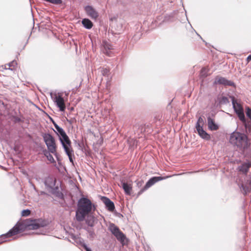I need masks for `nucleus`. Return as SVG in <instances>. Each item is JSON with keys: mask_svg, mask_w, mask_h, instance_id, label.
Here are the masks:
<instances>
[{"mask_svg": "<svg viewBox=\"0 0 251 251\" xmlns=\"http://www.w3.org/2000/svg\"><path fill=\"white\" fill-rule=\"evenodd\" d=\"M96 207L87 198L82 197L78 201L77 208L75 211V218L78 222H82L92 210L95 211Z\"/></svg>", "mask_w": 251, "mask_h": 251, "instance_id": "nucleus-1", "label": "nucleus"}, {"mask_svg": "<svg viewBox=\"0 0 251 251\" xmlns=\"http://www.w3.org/2000/svg\"><path fill=\"white\" fill-rule=\"evenodd\" d=\"M54 131L58 135L59 140L65 151L66 154L69 157V160L74 163V153L71 147V141L64 130L59 126L55 128Z\"/></svg>", "mask_w": 251, "mask_h": 251, "instance_id": "nucleus-2", "label": "nucleus"}, {"mask_svg": "<svg viewBox=\"0 0 251 251\" xmlns=\"http://www.w3.org/2000/svg\"><path fill=\"white\" fill-rule=\"evenodd\" d=\"M229 142L240 149L245 150L249 146L248 136L245 133L239 132H232L230 136Z\"/></svg>", "mask_w": 251, "mask_h": 251, "instance_id": "nucleus-3", "label": "nucleus"}, {"mask_svg": "<svg viewBox=\"0 0 251 251\" xmlns=\"http://www.w3.org/2000/svg\"><path fill=\"white\" fill-rule=\"evenodd\" d=\"M42 136L47 149L51 153L57 156V147L54 138L50 133H45Z\"/></svg>", "mask_w": 251, "mask_h": 251, "instance_id": "nucleus-4", "label": "nucleus"}, {"mask_svg": "<svg viewBox=\"0 0 251 251\" xmlns=\"http://www.w3.org/2000/svg\"><path fill=\"white\" fill-rule=\"evenodd\" d=\"M24 226L22 223L18 222L6 234L0 236V244L3 243L7 237H11L22 232L24 230Z\"/></svg>", "mask_w": 251, "mask_h": 251, "instance_id": "nucleus-5", "label": "nucleus"}, {"mask_svg": "<svg viewBox=\"0 0 251 251\" xmlns=\"http://www.w3.org/2000/svg\"><path fill=\"white\" fill-rule=\"evenodd\" d=\"M124 20L121 18L118 19L116 16L110 18V25L112 28L114 27L117 31L115 34H120L123 30Z\"/></svg>", "mask_w": 251, "mask_h": 251, "instance_id": "nucleus-6", "label": "nucleus"}, {"mask_svg": "<svg viewBox=\"0 0 251 251\" xmlns=\"http://www.w3.org/2000/svg\"><path fill=\"white\" fill-rule=\"evenodd\" d=\"M109 231L113 234L117 239L121 243L124 242L126 237L120 230L119 227L113 223H110L108 227Z\"/></svg>", "mask_w": 251, "mask_h": 251, "instance_id": "nucleus-7", "label": "nucleus"}, {"mask_svg": "<svg viewBox=\"0 0 251 251\" xmlns=\"http://www.w3.org/2000/svg\"><path fill=\"white\" fill-rule=\"evenodd\" d=\"M169 177H170V176H167L166 177H163L160 176L152 177L147 182L144 187L141 189V190L139 192V194H140L142 193L144 191H145L146 190L148 189L149 188L152 186L156 182L164 180Z\"/></svg>", "mask_w": 251, "mask_h": 251, "instance_id": "nucleus-8", "label": "nucleus"}, {"mask_svg": "<svg viewBox=\"0 0 251 251\" xmlns=\"http://www.w3.org/2000/svg\"><path fill=\"white\" fill-rule=\"evenodd\" d=\"M47 225V221L42 219L32 220L27 224V226L30 227V228L32 229H36L40 227H44Z\"/></svg>", "mask_w": 251, "mask_h": 251, "instance_id": "nucleus-9", "label": "nucleus"}, {"mask_svg": "<svg viewBox=\"0 0 251 251\" xmlns=\"http://www.w3.org/2000/svg\"><path fill=\"white\" fill-rule=\"evenodd\" d=\"M54 103H55L57 107L59 108V110L61 112H64L66 109V106L64 102V100L62 96L58 94V95H54L51 96Z\"/></svg>", "mask_w": 251, "mask_h": 251, "instance_id": "nucleus-10", "label": "nucleus"}, {"mask_svg": "<svg viewBox=\"0 0 251 251\" xmlns=\"http://www.w3.org/2000/svg\"><path fill=\"white\" fill-rule=\"evenodd\" d=\"M87 15L91 19L96 20L99 17V13L91 5H87L84 7Z\"/></svg>", "mask_w": 251, "mask_h": 251, "instance_id": "nucleus-11", "label": "nucleus"}, {"mask_svg": "<svg viewBox=\"0 0 251 251\" xmlns=\"http://www.w3.org/2000/svg\"><path fill=\"white\" fill-rule=\"evenodd\" d=\"M214 83L216 84H221L224 86H234V83L233 81L228 80L225 77L222 76H217L215 79Z\"/></svg>", "mask_w": 251, "mask_h": 251, "instance_id": "nucleus-12", "label": "nucleus"}, {"mask_svg": "<svg viewBox=\"0 0 251 251\" xmlns=\"http://www.w3.org/2000/svg\"><path fill=\"white\" fill-rule=\"evenodd\" d=\"M101 200L105 205L106 208L110 212H113L115 210V205L114 202L109 198L106 197H102Z\"/></svg>", "mask_w": 251, "mask_h": 251, "instance_id": "nucleus-13", "label": "nucleus"}, {"mask_svg": "<svg viewBox=\"0 0 251 251\" xmlns=\"http://www.w3.org/2000/svg\"><path fill=\"white\" fill-rule=\"evenodd\" d=\"M102 51L103 53L108 56H111L112 50H113L111 45L106 41H103L102 42Z\"/></svg>", "mask_w": 251, "mask_h": 251, "instance_id": "nucleus-14", "label": "nucleus"}, {"mask_svg": "<svg viewBox=\"0 0 251 251\" xmlns=\"http://www.w3.org/2000/svg\"><path fill=\"white\" fill-rule=\"evenodd\" d=\"M207 125L208 129L211 131L217 130L219 128V126L215 123L214 120L210 116L207 117Z\"/></svg>", "mask_w": 251, "mask_h": 251, "instance_id": "nucleus-15", "label": "nucleus"}, {"mask_svg": "<svg viewBox=\"0 0 251 251\" xmlns=\"http://www.w3.org/2000/svg\"><path fill=\"white\" fill-rule=\"evenodd\" d=\"M197 131L199 135L203 139L205 140H209L211 139V136L207 132H206L203 128V127L197 128Z\"/></svg>", "mask_w": 251, "mask_h": 251, "instance_id": "nucleus-16", "label": "nucleus"}, {"mask_svg": "<svg viewBox=\"0 0 251 251\" xmlns=\"http://www.w3.org/2000/svg\"><path fill=\"white\" fill-rule=\"evenodd\" d=\"M239 187L242 193L246 195L251 191V181H250L248 184L242 183Z\"/></svg>", "mask_w": 251, "mask_h": 251, "instance_id": "nucleus-17", "label": "nucleus"}, {"mask_svg": "<svg viewBox=\"0 0 251 251\" xmlns=\"http://www.w3.org/2000/svg\"><path fill=\"white\" fill-rule=\"evenodd\" d=\"M81 23L83 26L87 29H91L93 25V24L92 21L87 18L83 19Z\"/></svg>", "mask_w": 251, "mask_h": 251, "instance_id": "nucleus-18", "label": "nucleus"}, {"mask_svg": "<svg viewBox=\"0 0 251 251\" xmlns=\"http://www.w3.org/2000/svg\"><path fill=\"white\" fill-rule=\"evenodd\" d=\"M232 104L235 112L243 109L242 105L237 102V100L234 97L232 98Z\"/></svg>", "mask_w": 251, "mask_h": 251, "instance_id": "nucleus-19", "label": "nucleus"}, {"mask_svg": "<svg viewBox=\"0 0 251 251\" xmlns=\"http://www.w3.org/2000/svg\"><path fill=\"white\" fill-rule=\"evenodd\" d=\"M251 165L249 163H244L238 167L239 171L244 174H247L249 171Z\"/></svg>", "mask_w": 251, "mask_h": 251, "instance_id": "nucleus-20", "label": "nucleus"}, {"mask_svg": "<svg viewBox=\"0 0 251 251\" xmlns=\"http://www.w3.org/2000/svg\"><path fill=\"white\" fill-rule=\"evenodd\" d=\"M55 179L49 177L46 180L45 184L47 187L52 188L55 185Z\"/></svg>", "mask_w": 251, "mask_h": 251, "instance_id": "nucleus-21", "label": "nucleus"}, {"mask_svg": "<svg viewBox=\"0 0 251 251\" xmlns=\"http://www.w3.org/2000/svg\"><path fill=\"white\" fill-rule=\"evenodd\" d=\"M122 187L124 190V191L126 194L127 195H130L131 191L132 189V187L130 184H128L127 183L123 182Z\"/></svg>", "mask_w": 251, "mask_h": 251, "instance_id": "nucleus-22", "label": "nucleus"}, {"mask_svg": "<svg viewBox=\"0 0 251 251\" xmlns=\"http://www.w3.org/2000/svg\"><path fill=\"white\" fill-rule=\"evenodd\" d=\"M204 120L201 116L199 117V118L198 119V120L196 124V126H195L196 129L201 128L202 127H203V126L204 125Z\"/></svg>", "mask_w": 251, "mask_h": 251, "instance_id": "nucleus-23", "label": "nucleus"}, {"mask_svg": "<svg viewBox=\"0 0 251 251\" xmlns=\"http://www.w3.org/2000/svg\"><path fill=\"white\" fill-rule=\"evenodd\" d=\"M235 113L238 115L239 119L243 122L246 123V120L244 114L243 109L239 111H236Z\"/></svg>", "mask_w": 251, "mask_h": 251, "instance_id": "nucleus-24", "label": "nucleus"}, {"mask_svg": "<svg viewBox=\"0 0 251 251\" xmlns=\"http://www.w3.org/2000/svg\"><path fill=\"white\" fill-rule=\"evenodd\" d=\"M94 217L89 216L88 217L87 219L86 220V223L88 226L90 227H93L94 226Z\"/></svg>", "mask_w": 251, "mask_h": 251, "instance_id": "nucleus-25", "label": "nucleus"}, {"mask_svg": "<svg viewBox=\"0 0 251 251\" xmlns=\"http://www.w3.org/2000/svg\"><path fill=\"white\" fill-rule=\"evenodd\" d=\"M219 102L221 104H226L229 102V100L226 97L222 96L219 98Z\"/></svg>", "mask_w": 251, "mask_h": 251, "instance_id": "nucleus-26", "label": "nucleus"}, {"mask_svg": "<svg viewBox=\"0 0 251 251\" xmlns=\"http://www.w3.org/2000/svg\"><path fill=\"white\" fill-rule=\"evenodd\" d=\"M208 70L206 67H203L200 72V75L201 77H205L208 75Z\"/></svg>", "mask_w": 251, "mask_h": 251, "instance_id": "nucleus-27", "label": "nucleus"}, {"mask_svg": "<svg viewBox=\"0 0 251 251\" xmlns=\"http://www.w3.org/2000/svg\"><path fill=\"white\" fill-rule=\"evenodd\" d=\"M245 127L246 128V131L250 132L251 130V122L250 121L248 122H246V123H243Z\"/></svg>", "mask_w": 251, "mask_h": 251, "instance_id": "nucleus-28", "label": "nucleus"}, {"mask_svg": "<svg viewBox=\"0 0 251 251\" xmlns=\"http://www.w3.org/2000/svg\"><path fill=\"white\" fill-rule=\"evenodd\" d=\"M101 74L103 76H108L109 74V69L107 68H102L101 70Z\"/></svg>", "mask_w": 251, "mask_h": 251, "instance_id": "nucleus-29", "label": "nucleus"}, {"mask_svg": "<svg viewBox=\"0 0 251 251\" xmlns=\"http://www.w3.org/2000/svg\"><path fill=\"white\" fill-rule=\"evenodd\" d=\"M246 116L250 119L251 122V108L249 106L246 107Z\"/></svg>", "mask_w": 251, "mask_h": 251, "instance_id": "nucleus-30", "label": "nucleus"}, {"mask_svg": "<svg viewBox=\"0 0 251 251\" xmlns=\"http://www.w3.org/2000/svg\"><path fill=\"white\" fill-rule=\"evenodd\" d=\"M30 210L28 209H24L22 211V216L24 217L28 216L30 214Z\"/></svg>", "mask_w": 251, "mask_h": 251, "instance_id": "nucleus-31", "label": "nucleus"}, {"mask_svg": "<svg viewBox=\"0 0 251 251\" xmlns=\"http://www.w3.org/2000/svg\"><path fill=\"white\" fill-rule=\"evenodd\" d=\"M51 153H50V154H49L48 155V156L46 157L47 159L50 162V163H55V160L54 159L52 155L50 154Z\"/></svg>", "mask_w": 251, "mask_h": 251, "instance_id": "nucleus-32", "label": "nucleus"}, {"mask_svg": "<svg viewBox=\"0 0 251 251\" xmlns=\"http://www.w3.org/2000/svg\"><path fill=\"white\" fill-rule=\"evenodd\" d=\"M55 195L57 197L60 199H64V195L60 191H57L55 193Z\"/></svg>", "mask_w": 251, "mask_h": 251, "instance_id": "nucleus-33", "label": "nucleus"}, {"mask_svg": "<svg viewBox=\"0 0 251 251\" xmlns=\"http://www.w3.org/2000/svg\"><path fill=\"white\" fill-rule=\"evenodd\" d=\"M42 153L46 157H47L48 155L51 152L48 149H46L45 148H43L42 150Z\"/></svg>", "mask_w": 251, "mask_h": 251, "instance_id": "nucleus-34", "label": "nucleus"}, {"mask_svg": "<svg viewBox=\"0 0 251 251\" xmlns=\"http://www.w3.org/2000/svg\"><path fill=\"white\" fill-rule=\"evenodd\" d=\"M173 17L172 16H166L165 17V18H164V21L165 22H167V21H173Z\"/></svg>", "mask_w": 251, "mask_h": 251, "instance_id": "nucleus-35", "label": "nucleus"}, {"mask_svg": "<svg viewBox=\"0 0 251 251\" xmlns=\"http://www.w3.org/2000/svg\"><path fill=\"white\" fill-rule=\"evenodd\" d=\"M82 247L86 251H92L91 249L88 247V246L84 243H82Z\"/></svg>", "mask_w": 251, "mask_h": 251, "instance_id": "nucleus-36", "label": "nucleus"}, {"mask_svg": "<svg viewBox=\"0 0 251 251\" xmlns=\"http://www.w3.org/2000/svg\"><path fill=\"white\" fill-rule=\"evenodd\" d=\"M17 65V62L15 60L12 61V62H10L8 64L9 66L10 67H14Z\"/></svg>", "mask_w": 251, "mask_h": 251, "instance_id": "nucleus-37", "label": "nucleus"}, {"mask_svg": "<svg viewBox=\"0 0 251 251\" xmlns=\"http://www.w3.org/2000/svg\"><path fill=\"white\" fill-rule=\"evenodd\" d=\"M161 118V116L159 114L155 115L154 118V122H156L157 121H160Z\"/></svg>", "mask_w": 251, "mask_h": 251, "instance_id": "nucleus-38", "label": "nucleus"}, {"mask_svg": "<svg viewBox=\"0 0 251 251\" xmlns=\"http://www.w3.org/2000/svg\"><path fill=\"white\" fill-rule=\"evenodd\" d=\"M50 120L52 122L55 128L58 126V125L55 122V121L52 118H50Z\"/></svg>", "mask_w": 251, "mask_h": 251, "instance_id": "nucleus-39", "label": "nucleus"}, {"mask_svg": "<svg viewBox=\"0 0 251 251\" xmlns=\"http://www.w3.org/2000/svg\"><path fill=\"white\" fill-rule=\"evenodd\" d=\"M143 183L144 182L142 180L138 181L137 183V185L138 187H140L142 185Z\"/></svg>", "mask_w": 251, "mask_h": 251, "instance_id": "nucleus-40", "label": "nucleus"}, {"mask_svg": "<svg viewBox=\"0 0 251 251\" xmlns=\"http://www.w3.org/2000/svg\"><path fill=\"white\" fill-rule=\"evenodd\" d=\"M88 232H89V233L91 236H93L95 234L94 232L91 230H88Z\"/></svg>", "mask_w": 251, "mask_h": 251, "instance_id": "nucleus-41", "label": "nucleus"}, {"mask_svg": "<svg viewBox=\"0 0 251 251\" xmlns=\"http://www.w3.org/2000/svg\"><path fill=\"white\" fill-rule=\"evenodd\" d=\"M74 119H67V121L70 124H72L73 122Z\"/></svg>", "mask_w": 251, "mask_h": 251, "instance_id": "nucleus-42", "label": "nucleus"}, {"mask_svg": "<svg viewBox=\"0 0 251 251\" xmlns=\"http://www.w3.org/2000/svg\"><path fill=\"white\" fill-rule=\"evenodd\" d=\"M247 60L248 62L250 61L251 60V54L249 55L247 58Z\"/></svg>", "mask_w": 251, "mask_h": 251, "instance_id": "nucleus-43", "label": "nucleus"}, {"mask_svg": "<svg viewBox=\"0 0 251 251\" xmlns=\"http://www.w3.org/2000/svg\"><path fill=\"white\" fill-rule=\"evenodd\" d=\"M118 215V216H119V217H120V216H122V217H123V215H122L121 214H120V213H118V215Z\"/></svg>", "mask_w": 251, "mask_h": 251, "instance_id": "nucleus-44", "label": "nucleus"}]
</instances>
